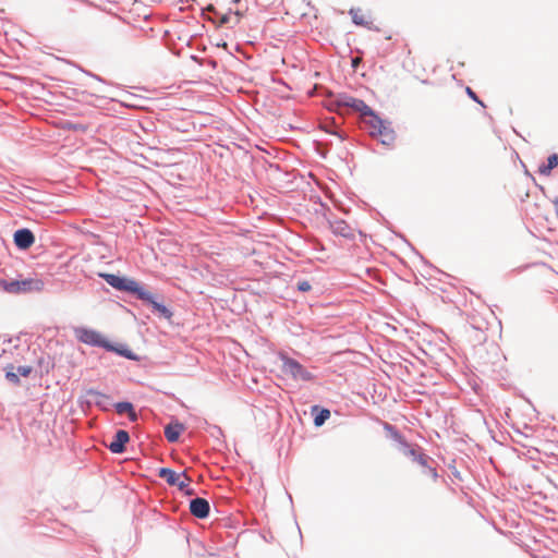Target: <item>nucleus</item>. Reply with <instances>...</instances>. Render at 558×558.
I'll list each match as a JSON object with an SVG mask.
<instances>
[{
  "label": "nucleus",
  "mask_w": 558,
  "mask_h": 558,
  "mask_svg": "<svg viewBox=\"0 0 558 558\" xmlns=\"http://www.w3.org/2000/svg\"><path fill=\"white\" fill-rule=\"evenodd\" d=\"M426 475L430 476L433 480H437L438 477V473H437V470L435 466H433L432 464H428V466H426L423 471Z\"/></svg>",
  "instance_id": "obj_27"
},
{
  "label": "nucleus",
  "mask_w": 558,
  "mask_h": 558,
  "mask_svg": "<svg viewBox=\"0 0 558 558\" xmlns=\"http://www.w3.org/2000/svg\"><path fill=\"white\" fill-rule=\"evenodd\" d=\"M184 430V425L179 421L171 422L165 426V437L169 442H177L181 433Z\"/></svg>",
  "instance_id": "obj_17"
},
{
  "label": "nucleus",
  "mask_w": 558,
  "mask_h": 558,
  "mask_svg": "<svg viewBox=\"0 0 558 558\" xmlns=\"http://www.w3.org/2000/svg\"><path fill=\"white\" fill-rule=\"evenodd\" d=\"M85 73H86L87 75H89V76L94 77L95 80L99 81V82H104V78H102V77H100V76H99V75H97V74H94V73L88 72V71H85Z\"/></svg>",
  "instance_id": "obj_31"
},
{
  "label": "nucleus",
  "mask_w": 558,
  "mask_h": 558,
  "mask_svg": "<svg viewBox=\"0 0 558 558\" xmlns=\"http://www.w3.org/2000/svg\"><path fill=\"white\" fill-rule=\"evenodd\" d=\"M420 465H422L424 469L426 466H428V464L433 463L434 460L428 457L427 454H425L424 452H422L420 456H417V460H415Z\"/></svg>",
  "instance_id": "obj_24"
},
{
  "label": "nucleus",
  "mask_w": 558,
  "mask_h": 558,
  "mask_svg": "<svg viewBox=\"0 0 558 558\" xmlns=\"http://www.w3.org/2000/svg\"><path fill=\"white\" fill-rule=\"evenodd\" d=\"M75 338L87 345L97 347L105 349V345L108 341L99 331L87 328V327H75L74 328Z\"/></svg>",
  "instance_id": "obj_7"
},
{
  "label": "nucleus",
  "mask_w": 558,
  "mask_h": 558,
  "mask_svg": "<svg viewBox=\"0 0 558 558\" xmlns=\"http://www.w3.org/2000/svg\"><path fill=\"white\" fill-rule=\"evenodd\" d=\"M326 108L332 112H339L342 108L359 112L361 117L372 113V108L364 100L350 96L347 93L335 94L331 90L326 93Z\"/></svg>",
  "instance_id": "obj_1"
},
{
  "label": "nucleus",
  "mask_w": 558,
  "mask_h": 558,
  "mask_svg": "<svg viewBox=\"0 0 558 558\" xmlns=\"http://www.w3.org/2000/svg\"><path fill=\"white\" fill-rule=\"evenodd\" d=\"M556 167H558V154L555 153L547 157L546 163H542L538 167V173L542 175H549Z\"/></svg>",
  "instance_id": "obj_19"
},
{
  "label": "nucleus",
  "mask_w": 558,
  "mask_h": 558,
  "mask_svg": "<svg viewBox=\"0 0 558 558\" xmlns=\"http://www.w3.org/2000/svg\"><path fill=\"white\" fill-rule=\"evenodd\" d=\"M282 372L286 375H290L295 380L313 381L316 377L310 371H307L299 361L282 356Z\"/></svg>",
  "instance_id": "obj_5"
},
{
  "label": "nucleus",
  "mask_w": 558,
  "mask_h": 558,
  "mask_svg": "<svg viewBox=\"0 0 558 558\" xmlns=\"http://www.w3.org/2000/svg\"><path fill=\"white\" fill-rule=\"evenodd\" d=\"M311 414L314 417L313 423L315 427L323 426L331 415L329 409L320 407L318 404H314L311 407Z\"/></svg>",
  "instance_id": "obj_15"
},
{
  "label": "nucleus",
  "mask_w": 558,
  "mask_h": 558,
  "mask_svg": "<svg viewBox=\"0 0 558 558\" xmlns=\"http://www.w3.org/2000/svg\"><path fill=\"white\" fill-rule=\"evenodd\" d=\"M331 232L337 236H342L348 240H354L355 230L343 219H336L329 221Z\"/></svg>",
  "instance_id": "obj_13"
},
{
  "label": "nucleus",
  "mask_w": 558,
  "mask_h": 558,
  "mask_svg": "<svg viewBox=\"0 0 558 558\" xmlns=\"http://www.w3.org/2000/svg\"><path fill=\"white\" fill-rule=\"evenodd\" d=\"M218 62L215 60V59H205L203 62H202V65H208L213 69H216Z\"/></svg>",
  "instance_id": "obj_29"
},
{
  "label": "nucleus",
  "mask_w": 558,
  "mask_h": 558,
  "mask_svg": "<svg viewBox=\"0 0 558 558\" xmlns=\"http://www.w3.org/2000/svg\"><path fill=\"white\" fill-rule=\"evenodd\" d=\"M356 64H357V61L353 59V60H352V65L355 68V66H356Z\"/></svg>",
  "instance_id": "obj_36"
},
{
  "label": "nucleus",
  "mask_w": 558,
  "mask_h": 558,
  "mask_svg": "<svg viewBox=\"0 0 558 558\" xmlns=\"http://www.w3.org/2000/svg\"><path fill=\"white\" fill-rule=\"evenodd\" d=\"M465 92L472 100L480 104L482 107H485L484 102L478 98L476 93L471 87H466Z\"/></svg>",
  "instance_id": "obj_26"
},
{
  "label": "nucleus",
  "mask_w": 558,
  "mask_h": 558,
  "mask_svg": "<svg viewBox=\"0 0 558 558\" xmlns=\"http://www.w3.org/2000/svg\"><path fill=\"white\" fill-rule=\"evenodd\" d=\"M5 379L8 381H10L11 384H13L14 386H20L21 385L20 375H19V373L16 372L15 367L12 364H10L7 367Z\"/></svg>",
  "instance_id": "obj_21"
},
{
  "label": "nucleus",
  "mask_w": 558,
  "mask_h": 558,
  "mask_svg": "<svg viewBox=\"0 0 558 558\" xmlns=\"http://www.w3.org/2000/svg\"><path fill=\"white\" fill-rule=\"evenodd\" d=\"M207 10H208V11H214V10H215V8H214V5L209 4V5L207 7Z\"/></svg>",
  "instance_id": "obj_35"
},
{
  "label": "nucleus",
  "mask_w": 558,
  "mask_h": 558,
  "mask_svg": "<svg viewBox=\"0 0 558 558\" xmlns=\"http://www.w3.org/2000/svg\"><path fill=\"white\" fill-rule=\"evenodd\" d=\"M158 476L166 481V483L170 486H174L177 480L181 477V474H178L175 471L169 468H160L158 471Z\"/></svg>",
  "instance_id": "obj_20"
},
{
  "label": "nucleus",
  "mask_w": 558,
  "mask_h": 558,
  "mask_svg": "<svg viewBox=\"0 0 558 558\" xmlns=\"http://www.w3.org/2000/svg\"><path fill=\"white\" fill-rule=\"evenodd\" d=\"M104 350H106L108 352H113V353L118 354L119 356H122V357H124L126 360H130V361H134V362H138L140 361V356L136 353H134L124 343H113V342H110L108 340Z\"/></svg>",
  "instance_id": "obj_14"
},
{
  "label": "nucleus",
  "mask_w": 558,
  "mask_h": 558,
  "mask_svg": "<svg viewBox=\"0 0 558 558\" xmlns=\"http://www.w3.org/2000/svg\"><path fill=\"white\" fill-rule=\"evenodd\" d=\"M319 130H322L325 133H328L330 135H335V136L339 137L340 141L347 140V135L338 129V125L333 118H330L328 120L320 122Z\"/></svg>",
  "instance_id": "obj_18"
},
{
  "label": "nucleus",
  "mask_w": 558,
  "mask_h": 558,
  "mask_svg": "<svg viewBox=\"0 0 558 558\" xmlns=\"http://www.w3.org/2000/svg\"><path fill=\"white\" fill-rule=\"evenodd\" d=\"M137 300L149 306L153 313L160 318L170 320L173 316V312L162 302H159L158 299L145 288L143 289Z\"/></svg>",
  "instance_id": "obj_8"
},
{
  "label": "nucleus",
  "mask_w": 558,
  "mask_h": 558,
  "mask_svg": "<svg viewBox=\"0 0 558 558\" xmlns=\"http://www.w3.org/2000/svg\"><path fill=\"white\" fill-rule=\"evenodd\" d=\"M13 242L19 250H28L35 242V235L28 228L17 229L13 234Z\"/></svg>",
  "instance_id": "obj_11"
},
{
  "label": "nucleus",
  "mask_w": 558,
  "mask_h": 558,
  "mask_svg": "<svg viewBox=\"0 0 558 558\" xmlns=\"http://www.w3.org/2000/svg\"><path fill=\"white\" fill-rule=\"evenodd\" d=\"M363 119L372 137H380V144L384 146L391 147L393 145L396 132L391 128L390 121L381 119L373 109L372 113H366Z\"/></svg>",
  "instance_id": "obj_2"
},
{
  "label": "nucleus",
  "mask_w": 558,
  "mask_h": 558,
  "mask_svg": "<svg viewBox=\"0 0 558 558\" xmlns=\"http://www.w3.org/2000/svg\"><path fill=\"white\" fill-rule=\"evenodd\" d=\"M130 441V434L125 429H118L112 441L107 446L108 450L114 454H122L126 451V445Z\"/></svg>",
  "instance_id": "obj_10"
},
{
  "label": "nucleus",
  "mask_w": 558,
  "mask_h": 558,
  "mask_svg": "<svg viewBox=\"0 0 558 558\" xmlns=\"http://www.w3.org/2000/svg\"><path fill=\"white\" fill-rule=\"evenodd\" d=\"M554 205H555L556 215L558 217V198H556V201L554 202Z\"/></svg>",
  "instance_id": "obj_34"
},
{
  "label": "nucleus",
  "mask_w": 558,
  "mask_h": 558,
  "mask_svg": "<svg viewBox=\"0 0 558 558\" xmlns=\"http://www.w3.org/2000/svg\"><path fill=\"white\" fill-rule=\"evenodd\" d=\"M16 372L22 377H28L33 372V367L28 365H21L16 367Z\"/></svg>",
  "instance_id": "obj_25"
},
{
  "label": "nucleus",
  "mask_w": 558,
  "mask_h": 558,
  "mask_svg": "<svg viewBox=\"0 0 558 558\" xmlns=\"http://www.w3.org/2000/svg\"><path fill=\"white\" fill-rule=\"evenodd\" d=\"M183 494L185 496H193V495H195V489L187 486V489L183 490Z\"/></svg>",
  "instance_id": "obj_30"
},
{
  "label": "nucleus",
  "mask_w": 558,
  "mask_h": 558,
  "mask_svg": "<svg viewBox=\"0 0 558 558\" xmlns=\"http://www.w3.org/2000/svg\"><path fill=\"white\" fill-rule=\"evenodd\" d=\"M112 409L120 415L126 414L131 422H136L138 418L134 404L130 401L112 403Z\"/></svg>",
  "instance_id": "obj_16"
},
{
  "label": "nucleus",
  "mask_w": 558,
  "mask_h": 558,
  "mask_svg": "<svg viewBox=\"0 0 558 558\" xmlns=\"http://www.w3.org/2000/svg\"><path fill=\"white\" fill-rule=\"evenodd\" d=\"M359 9L355 10V9H351L350 10V14L352 16V22L355 24V25H359V26H367L368 23L364 20L363 16L359 15Z\"/></svg>",
  "instance_id": "obj_22"
},
{
  "label": "nucleus",
  "mask_w": 558,
  "mask_h": 558,
  "mask_svg": "<svg viewBox=\"0 0 558 558\" xmlns=\"http://www.w3.org/2000/svg\"><path fill=\"white\" fill-rule=\"evenodd\" d=\"M98 276L114 290L128 293L136 300L144 289V286L140 281L126 276L108 272H99Z\"/></svg>",
  "instance_id": "obj_3"
},
{
  "label": "nucleus",
  "mask_w": 558,
  "mask_h": 558,
  "mask_svg": "<svg viewBox=\"0 0 558 558\" xmlns=\"http://www.w3.org/2000/svg\"><path fill=\"white\" fill-rule=\"evenodd\" d=\"M298 290L300 292H308L312 290V286L307 280L299 281L298 282Z\"/></svg>",
  "instance_id": "obj_28"
},
{
  "label": "nucleus",
  "mask_w": 558,
  "mask_h": 558,
  "mask_svg": "<svg viewBox=\"0 0 558 558\" xmlns=\"http://www.w3.org/2000/svg\"><path fill=\"white\" fill-rule=\"evenodd\" d=\"M181 476H183V477H184V480H180V478H179V480H177V483H178V484H174V486H177V487H178V489H179L180 492H182V493H183V490L187 489L189 483H190L192 480H191V477L186 474V472H185V471H183V472L181 473Z\"/></svg>",
  "instance_id": "obj_23"
},
{
  "label": "nucleus",
  "mask_w": 558,
  "mask_h": 558,
  "mask_svg": "<svg viewBox=\"0 0 558 558\" xmlns=\"http://www.w3.org/2000/svg\"><path fill=\"white\" fill-rule=\"evenodd\" d=\"M190 512L197 519H206L210 513L209 501L202 497H195L190 500Z\"/></svg>",
  "instance_id": "obj_12"
},
{
  "label": "nucleus",
  "mask_w": 558,
  "mask_h": 558,
  "mask_svg": "<svg viewBox=\"0 0 558 558\" xmlns=\"http://www.w3.org/2000/svg\"><path fill=\"white\" fill-rule=\"evenodd\" d=\"M384 428L390 434V437L398 442L399 451L407 457L412 458L413 461L417 460V456L422 453V449L418 446L410 445L403 435L396 428V426L385 422Z\"/></svg>",
  "instance_id": "obj_6"
},
{
  "label": "nucleus",
  "mask_w": 558,
  "mask_h": 558,
  "mask_svg": "<svg viewBox=\"0 0 558 558\" xmlns=\"http://www.w3.org/2000/svg\"><path fill=\"white\" fill-rule=\"evenodd\" d=\"M44 281L38 278L25 279H2L0 278V290L10 294H25L39 292L44 289Z\"/></svg>",
  "instance_id": "obj_4"
},
{
  "label": "nucleus",
  "mask_w": 558,
  "mask_h": 558,
  "mask_svg": "<svg viewBox=\"0 0 558 558\" xmlns=\"http://www.w3.org/2000/svg\"><path fill=\"white\" fill-rule=\"evenodd\" d=\"M191 58H192L193 61L199 63L201 65H202V62L205 60V59L198 58L197 56H192Z\"/></svg>",
  "instance_id": "obj_32"
},
{
  "label": "nucleus",
  "mask_w": 558,
  "mask_h": 558,
  "mask_svg": "<svg viewBox=\"0 0 558 558\" xmlns=\"http://www.w3.org/2000/svg\"><path fill=\"white\" fill-rule=\"evenodd\" d=\"M185 1L187 2L189 0H185Z\"/></svg>",
  "instance_id": "obj_37"
},
{
  "label": "nucleus",
  "mask_w": 558,
  "mask_h": 558,
  "mask_svg": "<svg viewBox=\"0 0 558 558\" xmlns=\"http://www.w3.org/2000/svg\"><path fill=\"white\" fill-rule=\"evenodd\" d=\"M86 400L82 403H85L88 408L92 405H96L99 410L104 412H109L112 410L111 398L94 388H89L85 392Z\"/></svg>",
  "instance_id": "obj_9"
},
{
  "label": "nucleus",
  "mask_w": 558,
  "mask_h": 558,
  "mask_svg": "<svg viewBox=\"0 0 558 558\" xmlns=\"http://www.w3.org/2000/svg\"><path fill=\"white\" fill-rule=\"evenodd\" d=\"M228 22H229V17H228V15H223V16L221 17V24H227Z\"/></svg>",
  "instance_id": "obj_33"
}]
</instances>
